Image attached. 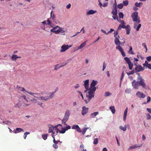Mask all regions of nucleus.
<instances>
[{
    "label": "nucleus",
    "mask_w": 151,
    "mask_h": 151,
    "mask_svg": "<svg viewBox=\"0 0 151 151\" xmlns=\"http://www.w3.org/2000/svg\"><path fill=\"white\" fill-rule=\"evenodd\" d=\"M58 90V88H57L55 89L54 92L50 93L47 94V96H40V97H37V98L41 100H42L43 101H47L50 99H52L53 96L54 95L56 92H57Z\"/></svg>",
    "instance_id": "obj_1"
},
{
    "label": "nucleus",
    "mask_w": 151,
    "mask_h": 151,
    "mask_svg": "<svg viewBox=\"0 0 151 151\" xmlns=\"http://www.w3.org/2000/svg\"><path fill=\"white\" fill-rule=\"evenodd\" d=\"M138 13L137 12H135L133 13L131 15V17L132 18L133 21L134 22H135L134 23V29L136 28L137 26V24L136 23H139L140 22V21L139 19H138Z\"/></svg>",
    "instance_id": "obj_2"
},
{
    "label": "nucleus",
    "mask_w": 151,
    "mask_h": 151,
    "mask_svg": "<svg viewBox=\"0 0 151 151\" xmlns=\"http://www.w3.org/2000/svg\"><path fill=\"white\" fill-rule=\"evenodd\" d=\"M95 91V89H89L86 95V97L88 101H90L92 98L94 97Z\"/></svg>",
    "instance_id": "obj_3"
},
{
    "label": "nucleus",
    "mask_w": 151,
    "mask_h": 151,
    "mask_svg": "<svg viewBox=\"0 0 151 151\" xmlns=\"http://www.w3.org/2000/svg\"><path fill=\"white\" fill-rule=\"evenodd\" d=\"M137 80L138 81L139 85L141 86L143 88H146V84L145 83V80L141 76H139L137 78Z\"/></svg>",
    "instance_id": "obj_4"
},
{
    "label": "nucleus",
    "mask_w": 151,
    "mask_h": 151,
    "mask_svg": "<svg viewBox=\"0 0 151 151\" xmlns=\"http://www.w3.org/2000/svg\"><path fill=\"white\" fill-rule=\"evenodd\" d=\"M118 32L117 31L114 32V37L115 38L114 42L116 45H120V44L122 45V43L119 40L120 37L119 35H118Z\"/></svg>",
    "instance_id": "obj_5"
},
{
    "label": "nucleus",
    "mask_w": 151,
    "mask_h": 151,
    "mask_svg": "<svg viewBox=\"0 0 151 151\" xmlns=\"http://www.w3.org/2000/svg\"><path fill=\"white\" fill-rule=\"evenodd\" d=\"M124 60L128 64L129 69L130 70H132L133 66V64L131 62L129 58L127 57H125L124 58Z\"/></svg>",
    "instance_id": "obj_6"
},
{
    "label": "nucleus",
    "mask_w": 151,
    "mask_h": 151,
    "mask_svg": "<svg viewBox=\"0 0 151 151\" xmlns=\"http://www.w3.org/2000/svg\"><path fill=\"white\" fill-rule=\"evenodd\" d=\"M136 96L137 97L140 99H144L146 97V95L142 92L140 91L137 92Z\"/></svg>",
    "instance_id": "obj_7"
},
{
    "label": "nucleus",
    "mask_w": 151,
    "mask_h": 151,
    "mask_svg": "<svg viewBox=\"0 0 151 151\" xmlns=\"http://www.w3.org/2000/svg\"><path fill=\"white\" fill-rule=\"evenodd\" d=\"M48 133H51L52 132H53V130H55L56 131V135L58 133V131H59V129L58 128H56L55 126H53L52 125H49L48 127Z\"/></svg>",
    "instance_id": "obj_8"
},
{
    "label": "nucleus",
    "mask_w": 151,
    "mask_h": 151,
    "mask_svg": "<svg viewBox=\"0 0 151 151\" xmlns=\"http://www.w3.org/2000/svg\"><path fill=\"white\" fill-rule=\"evenodd\" d=\"M72 45H63L61 47L60 51L61 52H64L68 50L70 47H71Z\"/></svg>",
    "instance_id": "obj_9"
},
{
    "label": "nucleus",
    "mask_w": 151,
    "mask_h": 151,
    "mask_svg": "<svg viewBox=\"0 0 151 151\" xmlns=\"http://www.w3.org/2000/svg\"><path fill=\"white\" fill-rule=\"evenodd\" d=\"M70 111L69 110H67L65 113L64 117L63 119V120L68 121L70 115Z\"/></svg>",
    "instance_id": "obj_10"
},
{
    "label": "nucleus",
    "mask_w": 151,
    "mask_h": 151,
    "mask_svg": "<svg viewBox=\"0 0 151 151\" xmlns=\"http://www.w3.org/2000/svg\"><path fill=\"white\" fill-rule=\"evenodd\" d=\"M132 86L133 88L135 89H138L139 86L138 81H137L135 80H134L132 83Z\"/></svg>",
    "instance_id": "obj_11"
},
{
    "label": "nucleus",
    "mask_w": 151,
    "mask_h": 151,
    "mask_svg": "<svg viewBox=\"0 0 151 151\" xmlns=\"http://www.w3.org/2000/svg\"><path fill=\"white\" fill-rule=\"evenodd\" d=\"M97 81L94 80H93L90 84V87L89 89L92 90L95 89V91H96V88L95 87V86L97 85Z\"/></svg>",
    "instance_id": "obj_12"
},
{
    "label": "nucleus",
    "mask_w": 151,
    "mask_h": 151,
    "mask_svg": "<svg viewBox=\"0 0 151 151\" xmlns=\"http://www.w3.org/2000/svg\"><path fill=\"white\" fill-rule=\"evenodd\" d=\"M145 68L142 67L141 65H137V66L135 68V71L136 73H137L144 70Z\"/></svg>",
    "instance_id": "obj_13"
},
{
    "label": "nucleus",
    "mask_w": 151,
    "mask_h": 151,
    "mask_svg": "<svg viewBox=\"0 0 151 151\" xmlns=\"http://www.w3.org/2000/svg\"><path fill=\"white\" fill-rule=\"evenodd\" d=\"M116 47V49L119 50L120 51V52H121L123 56H126V54L123 51L122 48L121 46H120V45H118Z\"/></svg>",
    "instance_id": "obj_14"
},
{
    "label": "nucleus",
    "mask_w": 151,
    "mask_h": 151,
    "mask_svg": "<svg viewBox=\"0 0 151 151\" xmlns=\"http://www.w3.org/2000/svg\"><path fill=\"white\" fill-rule=\"evenodd\" d=\"M82 108L81 114L83 116H84L88 112V108H86L85 106H83Z\"/></svg>",
    "instance_id": "obj_15"
},
{
    "label": "nucleus",
    "mask_w": 151,
    "mask_h": 151,
    "mask_svg": "<svg viewBox=\"0 0 151 151\" xmlns=\"http://www.w3.org/2000/svg\"><path fill=\"white\" fill-rule=\"evenodd\" d=\"M57 34H62L63 35H65V31L63 30V29L60 27L59 26V28H58V29L57 30Z\"/></svg>",
    "instance_id": "obj_16"
},
{
    "label": "nucleus",
    "mask_w": 151,
    "mask_h": 151,
    "mask_svg": "<svg viewBox=\"0 0 151 151\" xmlns=\"http://www.w3.org/2000/svg\"><path fill=\"white\" fill-rule=\"evenodd\" d=\"M84 86L86 89H88L89 88V80L87 79L84 81Z\"/></svg>",
    "instance_id": "obj_17"
},
{
    "label": "nucleus",
    "mask_w": 151,
    "mask_h": 151,
    "mask_svg": "<svg viewBox=\"0 0 151 151\" xmlns=\"http://www.w3.org/2000/svg\"><path fill=\"white\" fill-rule=\"evenodd\" d=\"M113 8H114L112 10L111 13L114 15H117V9L116 4L115 6L114 5Z\"/></svg>",
    "instance_id": "obj_18"
},
{
    "label": "nucleus",
    "mask_w": 151,
    "mask_h": 151,
    "mask_svg": "<svg viewBox=\"0 0 151 151\" xmlns=\"http://www.w3.org/2000/svg\"><path fill=\"white\" fill-rule=\"evenodd\" d=\"M142 145H134L132 146L129 147V148H128V150H130L132 149H135L138 147H142Z\"/></svg>",
    "instance_id": "obj_19"
},
{
    "label": "nucleus",
    "mask_w": 151,
    "mask_h": 151,
    "mask_svg": "<svg viewBox=\"0 0 151 151\" xmlns=\"http://www.w3.org/2000/svg\"><path fill=\"white\" fill-rule=\"evenodd\" d=\"M128 111V107H127L124 111V115H123V119L124 121H126L127 118V113Z\"/></svg>",
    "instance_id": "obj_20"
},
{
    "label": "nucleus",
    "mask_w": 151,
    "mask_h": 151,
    "mask_svg": "<svg viewBox=\"0 0 151 151\" xmlns=\"http://www.w3.org/2000/svg\"><path fill=\"white\" fill-rule=\"evenodd\" d=\"M59 28V26H57L55 27H53V28L50 31L51 32H54L55 33V34H57V32L58 31V28Z\"/></svg>",
    "instance_id": "obj_21"
},
{
    "label": "nucleus",
    "mask_w": 151,
    "mask_h": 151,
    "mask_svg": "<svg viewBox=\"0 0 151 151\" xmlns=\"http://www.w3.org/2000/svg\"><path fill=\"white\" fill-rule=\"evenodd\" d=\"M49 19L53 22H55V17L54 14L52 13V11L50 13V17Z\"/></svg>",
    "instance_id": "obj_22"
},
{
    "label": "nucleus",
    "mask_w": 151,
    "mask_h": 151,
    "mask_svg": "<svg viewBox=\"0 0 151 151\" xmlns=\"http://www.w3.org/2000/svg\"><path fill=\"white\" fill-rule=\"evenodd\" d=\"M96 12L97 11L96 10L94 11L93 10H90L86 12V14L87 15H88L91 14H93L96 13Z\"/></svg>",
    "instance_id": "obj_23"
},
{
    "label": "nucleus",
    "mask_w": 151,
    "mask_h": 151,
    "mask_svg": "<svg viewBox=\"0 0 151 151\" xmlns=\"http://www.w3.org/2000/svg\"><path fill=\"white\" fill-rule=\"evenodd\" d=\"M67 64V63H65L63 65H61L60 66L59 64H58L57 65H55V68L54 69V70H57L59 68H60L61 67H62L64 66H65Z\"/></svg>",
    "instance_id": "obj_24"
},
{
    "label": "nucleus",
    "mask_w": 151,
    "mask_h": 151,
    "mask_svg": "<svg viewBox=\"0 0 151 151\" xmlns=\"http://www.w3.org/2000/svg\"><path fill=\"white\" fill-rule=\"evenodd\" d=\"M125 29L126 31V34L127 35H129L130 33L131 30L130 26L129 25H127Z\"/></svg>",
    "instance_id": "obj_25"
},
{
    "label": "nucleus",
    "mask_w": 151,
    "mask_h": 151,
    "mask_svg": "<svg viewBox=\"0 0 151 151\" xmlns=\"http://www.w3.org/2000/svg\"><path fill=\"white\" fill-rule=\"evenodd\" d=\"M53 142L54 144L52 145V147L55 149H57L58 147V146L57 145V143L56 142V140H55V139L53 140Z\"/></svg>",
    "instance_id": "obj_26"
},
{
    "label": "nucleus",
    "mask_w": 151,
    "mask_h": 151,
    "mask_svg": "<svg viewBox=\"0 0 151 151\" xmlns=\"http://www.w3.org/2000/svg\"><path fill=\"white\" fill-rule=\"evenodd\" d=\"M47 24H47L48 25L50 26V27H52V22H53L51 20V19H50L49 18L47 19Z\"/></svg>",
    "instance_id": "obj_27"
},
{
    "label": "nucleus",
    "mask_w": 151,
    "mask_h": 151,
    "mask_svg": "<svg viewBox=\"0 0 151 151\" xmlns=\"http://www.w3.org/2000/svg\"><path fill=\"white\" fill-rule=\"evenodd\" d=\"M99 114L98 111L94 112L93 113H91L90 114V116L92 118H94Z\"/></svg>",
    "instance_id": "obj_28"
},
{
    "label": "nucleus",
    "mask_w": 151,
    "mask_h": 151,
    "mask_svg": "<svg viewBox=\"0 0 151 151\" xmlns=\"http://www.w3.org/2000/svg\"><path fill=\"white\" fill-rule=\"evenodd\" d=\"M21 131L24 132L23 130L20 128H17L16 130L14 131V133L16 134L18 133Z\"/></svg>",
    "instance_id": "obj_29"
},
{
    "label": "nucleus",
    "mask_w": 151,
    "mask_h": 151,
    "mask_svg": "<svg viewBox=\"0 0 151 151\" xmlns=\"http://www.w3.org/2000/svg\"><path fill=\"white\" fill-rule=\"evenodd\" d=\"M21 58L20 57L16 55H13L12 57V59L13 60H16L17 58Z\"/></svg>",
    "instance_id": "obj_30"
},
{
    "label": "nucleus",
    "mask_w": 151,
    "mask_h": 151,
    "mask_svg": "<svg viewBox=\"0 0 151 151\" xmlns=\"http://www.w3.org/2000/svg\"><path fill=\"white\" fill-rule=\"evenodd\" d=\"M119 128L121 130L123 131H125L127 130V126L126 125H125L124 127H123L122 126H120L119 127Z\"/></svg>",
    "instance_id": "obj_31"
},
{
    "label": "nucleus",
    "mask_w": 151,
    "mask_h": 151,
    "mask_svg": "<svg viewBox=\"0 0 151 151\" xmlns=\"http://www.w3.org/2000/svg\"><path fill=\"white\" fill-rule=\"evenodd\" d=\"M109 109L113 114H115V109L114 106H111L109 107Z\"/></svg>",
    "instance_id": "obj_32"
},
{
    "label": "nucleus",
    "mask_w": 151,
    "mask_h": 151,
    "mask_svg": "<svg viewBox=\"0 0 151 151\" xmlns=\"http://www.w3.org/2000/svg\"><path fill=\"white\" fill-rule=\"evenodd\" d=\"M62 130H60L59 129V131H58V132H59L60 133L64 134V133L65 131H66V130L64 128L62 127L61 128Z\"/></svg>",
    "instance_id": "obj_33"
},
{
    "label": "nucleus",
    "mask_w": 151,
    "mask_h": 151,
    "mask_svg": "<svg viewBox=\"0 0 151 151\" xmlns=\"http://www.w3.org/2000/svg\"><path fill=\"white\" fill-rule=\"evenodd\" d=\"M130 49L128 51V52L129 54H132V55H134V52L132 51V46H129Z\"/></svg>",
    "instance_id": "obj_34"
},
{
    "label": "nucleus",
    "mask_w": 151,
    "mask_h": 151,
    "mask_svg": "<svg viewBox=\"0 0 151 151\" xmlns=\"http://www.w3.org/2000/svg\"><path fill=\"white\" fill-rule=\"evenodd\" d=\"M86 44V42H85L82 43L80 46H79V49H81L84 47Z\"/></svg>",
    "instance_id": "obj_35"
},
{
    "label": "nucleus",
    "mask_w": 151,
    "mask_h": 151,
    "mask_svg": "<svg viewBox=\"0 0 151 151\" xmlns=\"http://www.w3.org/2000/svg\"><path fill=\"white\" fill-rule=\"evenodd\" d=\"M142 4V2H139V3H138V2H136L135 3V6L137 7H141L140 5Z\"/></svg>",
    "instance_id": "obj_36"
},
{
    "label": "nucleus",
    "mask_w": 151,
    "mask_h": 151,
    "mask_svg": "<svg viewBox=\"0 0 151 151\" xmlns=\"http://www.w3.org/2000/svg\"><path fill=\"white\" fill-rule=\"evenodd\" d=\"M27 93H29V94H30L32 96H34V97H36V96H35L34 95V94H35V95H39V94L38 93H32V92H29V91H27Z\"/></svg>",
    "instance_id": "obj_37"
},
{
    "label": "nucleus",
    "mask_w": 151,
    "mask_h": 151,
    "mask_svg": "<svg viewBox=\"0 0 151 151\" xmlns=\"http://www.w3.org/2000/svg\"><path fill=\"white\" fill-rule=\"evenodd\" d=\"M123 6H127L129 4V1L127 0L123 1Z\"/></svg>",
    "instance_id": "obj_38"
},
{
    "label": "nucleus",
    "mask_w": 151,
    "mask_h": 151,
    "mask_svg": "<svg viewBox=\"0 0 151 151\" xmlns=\"http://www.w3.org/2000/svg\"><path fill=\"white\" fill-rule=\"evenodd\" d=\"M48 135V134H45L42 135V137L44 140H45L47 139Z\"/></svg>",
    "instance_id": "obj_39"
},
{
    "label": "nucleus",
    "mask_w": 151,
    "mask_h": 151,
    "mask_svg": "<svg viewBox=\"0 0 151 151\" xmlns=\"http://www.w3.org/2000/svg\"><path fill=\"white\" fill-rule=\"evenodd\" d=\"M131 91L132 90L131 88H127L126 89L125 91V92L129 94L130 93Z\"/></svg>",
    "instance_id": "obj_40"
},
{
    "label": "nucleus",
    "mask_w": 151,
    "mask_h": 151,
    "mask_svg": "<svg viewBox=\"0 0 151 151\" xmlns=\"http://www.w3.org/2000/svg\"><path fill=\"white\" fill-rule=\"evenodd\" d=\"M112 95V93L109 92H105L104 94V96L105 97H107L111 96Z\"/></svg>",
    "instance_id": "obj_41"
},
{
    "label": "nucleus",
    "mask_w": 151,
    "mask_h": 151,
    "mask_svg": "<svg viewBox=\"0 0 151 151\" xmlns=\"http://www.w3.org/2000/svg\"><path fill=\"white\" fill-rule=\"evenodd\" d=\"M2 123L7 125H8L9 124H12V122L11 121L8 120H7L6 121H3L2 122Z\"/></svg>",
    "instance_id": "obj_42"
},
{
    "label": "nucleus",
    "mask_w": 151,
    "mask_h": 151,
    "mask_svg": "<svg viewBox=\"0 0 151 151\" xmlns=\"http://www.w3.org/2000/svg\"><path fill=\"white\" fill-rule=\"evenodd\" d=\"M123 7V5L122 3H121L117 5L118 8L120 9H122Z\"/></svg>",
    "instance_id": "obj_43"
},
{
    "label": "nucleus",
    "mask_w": 151,
    "mask_h": 151,
    "mask_svg": "<svg viewBox=\"0 0 151 151\" xmlns=\"http://www.w3.org/2000/svg\"><path fill=\"white\" fill-rule=\"evenodd\" d=\"M119 18H123L124 17L123 14L121 12H119Z\"/></svg>",
    "instance_id": "obj_44"
},
{
    "label": "nucleus",
    "mask_w": 151,
    "mask_h": 151,
    "mask_svg": "<svg viewBox=\"0 0 151 151\" xmlns=\"http://www.w3.org/2000/svg\"><path fill=\"white\" fill-rule=\"evenodd\" d=\"M134 73V70H132V71H130L129 72H127V74L128 75H130L133 74Z\"/></svg>",
    "instance_id": "obj_45"
},
{
    "label": "nucleus",
    "mask_w": 151,
    "mask_h": 151,
    "mask_svg": "<svg viewBox=\"0 0 151 151\" xmlns=\"http://www.w3.org/2000/svg\"><path fill=\"white\" fill-rule=\"evenodd\" d=\"M112 17L114 20L117 19V21H118V22H119V19H118V17L117 15H113V16H112Z\"/></svg>",
    "instance_id": "obj_46"
},
{
    "label": "nucleus",
    "mask_w": 151,
    "mask_h": 151,
    "mask_svg": "<svg viewBox=\"0 0 151 151\" xmlns=\"http://www.w3.org/2000/svg\"><path fill=\"white\" fill-rule=\"evenodd\" d=\"M99 139L98 138H96L94 140L93 143L94 145L97 144L98 142Z\"/></svg>",
    "instance_id": "obj_47"
},
{
    "label": "nucleus",
    "mask_w": 151,
    "mask_h": 151,
    "mask_svg": "<svg viewBox=\"0 0 151 151\" xmlns=\"http://www.w3.org/2000/svg\"><path fill=\"white\" fill-rule=\"evenodd\" d=\"M150 63H149L148 62H147V61L146 60L145 61V63L144 64H143V66L144 67H147L148 64H149Z\"/></svg>",
    "instance_id": "obj_48"
},
{
    "label": "nucleus",
    "mask_w": 151,
    "mask_h": 151,
    "mask_svg": "<svg viewBox=\"0 0 151 151\" xmlns=\"http://www.w3.org/2000/svg\"><path fill=\"white\" fill-rule=\"evenodd\" d=\"M78 126V125H74L72 127V129L76 130Z\"/></svg>",
    "instance_id": "obj_49"
},
{
    "label": "nucleus",
    "mask_w": 151,
    "mask_h": 151,
    "mask_svg": "<svg viewBox=\"0 0 151 151\" xmlns=\"http://www.w3.org/2000/svg\"><path fill=\"white\" fill-rule=\"evenodd\" d=\"M124 71H123V72L122 73V75H121V78H120L121 83H122V79L124 77Z\"/></svg>",
    "instance_id": "obj_50"
},
{
    "label": "nucleus",
    "mask_w": 151,
    "mask_h": 151,
    "mask_svg": "<svg viewBox=\"0 0 151 151\" xmlns=\"http://www.w3.org/2000/svg\"><path fill=\"white\" fill-rule=\"evenodd\" d=\"M66 131L70 129L71 127L70 126L68 125H66V127H64Z\"/></svg>",
    "instance_id": "obj_51"
},
{
    "label": "nucleus",
    "mask_w": 151,
    "mask_h": 151,
    "mask_svg": "<svg viewBox=\"0 0 151 151\" xmlns=\"http://www.w3.org/2000/svg\"><path fill=\"white\" fill-rule=\"evenodd\" d=\"M68 121H65L63 120V119L62 120V124L64 125V126H66L67 125V124L66 123V122H67Z\"/></svg>",
    "instance_id": "obj_52"
},
{
    "label": "nucleus",
    "mask_w": 151,
    "mask_h": 151,
    "mask_svg": "<svg viewBox=\"0 0 151 151\" xmlns=\"http://www.w3.org/2000/svg\"><path fill=\"white\" fill-rule=\"evenodd\" d=\"M147 116V119L148 120L150 119H151V116L150 115L148 114L146 115Z\"/></svg>",
    "instance_id": "obj_53"
},
{
    "label": "nucleus",
    "mask_w": 151,
    "mask_h": 151,
    "mask_svg": "<svg viewBox=\"0 0 151 151\" xmlns=\"http://www.w3.org/2000/svg\"><path fill=\"white\" fill-rule=\"evenodd\" d=\"M84 146L83 145H81L80 146V148L81 149V150H82V151H86V150H84Z\"/></svg>",
    "instance_id": "obj_54"
},
{
    "label": "nucleus",
    "mask_w": 151,
    "mask_h": 151,
    "mask_svg": "<svg viewBox=\"0 0 151 151\" xmlns=\"http://www.w3.org/2000/svg\"><path fill=\"white\" fill-rule=\"evenodd\" d=\"M78 132L81 133L82 132V130L78 126V127L77 128V129L76 130Z\"/></svg>",
    "instance_id": "obj_55"
},
{
    "label": "nucleus",
    "mask_w": 151,
    "mask_h": 151,
    "mask_svg": "<svg viewBox=\"0 0 151 151\" xmlns=\"http://www.w3.org/2000/svg\"><path fill=\"white\" fill-rule=\"evenodd\" d=\"M21 105L20 104L18 103L15 105V107L19 108L21 106Z\"/></svg>",
    "instance_id": "obj_56"
},
{
    "label": "nucleus",
    "mask_w": 151,
    "mask_h": 151,
    "mask_svg": "<svg viewBox=\"0 0 151 151\" xmlns=\"http://www.w3.org/2000/svg\"><path fill=\"white\" fill-rule=\"evenodd\" d=\"M141 26V24H139V25L137 26L136 28V30L137 31H138L139 30V28Z\"/></svg>",
    "instance_id": "obj_57"
},
{
    "label": "nucleus",
    "mask_w": 151,
    "mask_h": 151,
    "mask_svg": "<svg viewBox=\"0 0 151 151\" xmlns=\"http://www.w3.org/2000/svg\"><path fill=\"white\" fill-rule=\"evenodd\" d=\"M147 61L148 62H150L151 61V56H149L146 58Z\"/></svg>",
    "instance_id": "obj_58"
},
{
    "label": "nucleus",
    "mask_w": 151,
    "mask_h": 151,
    "mask_svg": "<svg viewBox=\"0 0 151 151\" xmlns=\"http://www.w3.org/2000/svg\"><path fill=\"white\" fill-rule=\"evenodd\" d=\"M86 131L87 130H86V129H85V128H84L82 130V134L83 135L86 132Z\"/></svg>",
    "instance_id": "obj_59"
},
{
    "label": "nucleus",
    "mask_w": 151,
    "mask_h": 151,
    "mask_svg": "<svg viewBox=\"0 0 151 151\" xmlns=\"http://www.w3.org/2000/svg\"><path fill=\"white\" fill-rule=\"evenodd\" d=\"M106 65L105 64V63H103V68L102 69L103 71H104V70L106 68Z\"/></svg>",
    "instance_id": "obj_60"
},
{
    "label": "nucleus",
    "mask_w": 151,
    "mask_h": 151,
    "mask_svg": "<svg viewBox=\"0 0 151 151\" xmlns=\"http://www.w3.org/2000/svg\"><path fill=\"white\" fill-rule=\"evenodd\" d=\"M114 31V29H110V30L109 31H108L107 32V34L108 35L109 34V33H111L112 32H113Z\"/></svg>",
    "instance_id": "obj_61"
},
{
    "label": "nucleus",
    "mask_w": 151,
    "mask_h": 151,
    "mask_svg": "<svg viewBox=\"0 0 151 151\" xmlns=\"http://www.w3.org/2000/svg\"><path fill=\"white\" fill-rule=\"evenodd\" d=\"M147 102H148V103L150 102L151 101V98H150V96L147 97Z\"/></svg>",
    "instance_id": "obj_62"
},
{
    "label": "nucleus",
    "mask_w": 151,
    "mask_h": 151,
    "mask_svg": "<svg viewBox=\"0 0 151 151\" xmlns=\"http://www.w3.org/2000/svg\"><path fill=\"white\" fill-rule=\"evenodd\" d=\"M146 68H148V69H151V64H149L146 67Z\"/></svg>",
    "instance_id": "obj_63"
},
{
    "label": "nucleus",
    "mask_w": 151,
    "mask_h": 151,
    "mask_svg": "<svg viewBox=\"0 0 151 151\" xmlns=\"http://www.w3.org/2000/svg\"><path fill=\"white\" fill-rule=\"evenodd\" d=\"M147 110L148 112L151 114V108H147Z\"/></svg>",
    "instance_id": "obj_64"
}]
</instances>
